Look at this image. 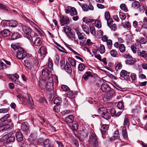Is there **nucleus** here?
I'll use <instances>...</instances> for the list:
<instances>
[{
	"label": "nucleus",
	"mask_w": 147,
	"mask_h": 147,
	"mask_svg": "<svg viewBox=\"0 0 147 147\" xmlns=\"http://www.w3.org/2000/svg\"><path fill=\"white\" fill-rule=\"evenodd\" d=\"M89 143L92 147H97L99 145L96 136L94 133L91 132V135L89 140Z\"/></svg>",
	"instance_id": "obj_1"
},
{
	"label": "nucleus",
	"mask_w": 147,
	"mask_h": 147,
	"mask_svg": "<svg viewBox=\"0 0 147 147\" xmlns=\"http://www.w3.org/2000/svg\"><path fill=\"white\" fill-rule=\"evenodd\" d=\"M98 112L103 118L107 120L109 119L111 117L110 114L108 112L107 110L104 108H100L98 110Z\"/></svg>",
	"instance_id": "obj_2"
},
{
	"label": "nucleus",
	"mask_w": 147,
	"mask_h": 147,
	"mask_svg": "<svg viewBox=\"0 0 147 147\" xmlns=\"http://www.w3.org/2000/svg\"><path fill=\"white\" fill-rule=\"evenodd\" d=\"M22 30L24 33V36L25 37L30 40H33L32 37L31 35V30L29 27L25 26H23Z\"/></svg>",
	"instance_id": "obj_3"
},
{
	"label": "nucleus",
	"mask_w": 147,
	"mask_h": 147,
	"mask_svg": "<svg viewBox=\"0 0 147 147\" xmlns=\"http://www.w3.org/2000/svg\"><path fill=\"white\" fill-rule=\"evenodd\" d=\"M17 57L19 59H23L26 57H27L28 55L26 52L24 51L22 48H20L19 50L16 51Z\"/></svg>",
	"instance_id": "obj_4"
},
{
	"label": "nucleus",
	"mask_w": 147,
	"mask_h": 147,
	"mask_svg": "<svg viewBox=\"0 0 147 147\" xmlns=\"http://www.w3.org/2000/svg\"><path fill=\"white\" fill-rule=\"evenodd\" d=\"M65 62L64 61H60L61 66L62 68H64L65 71L69 74L71 73L72 71V69L69 63L68 62L66 63L65 65H63L65 64Z\"/></svg>",
	"instance_id": "obj_5"
},
{
	"label": "nucleus",
	"mask_w": 147,
	"mask_h": 147,
	"mask_svg": "<svg viewBox=\"0 0 147 147\" xmlns=\"http://www.w3.org/2000/svg\"><path fill=\"white\" fill-rule=\"evenodd\" d=\"M11 128V125L10 124H4V123L0 122V131H7Z\"/></svg>",
	"instance_id": "obj_6"
},
{
	"label": "nucleus",
	"mask_w": 147,
	"mask_h": 147,
	"mask_svg": "<svg viewBox=\"0 0 147 147\" xmlns=\"http://www.w3.org/2000/svg\"><path fill=\"white\" fill-rule=\"evenodd\" d=\"M60 21L61 26H63L65 24H68L69 22V18L66 16H63L60 18Z\"/></svg>",
	"instance_id": "obj_7"
},
{
	"label": "nucleus",
	"mask_w": 147,
	"mask_h": 147,
	"mask_svg": "<svg viewBox=\"0 0 147 147\" xmlns=\"http://www.w3.org/2000/svg\"><path fill=\"white\" fill-rule=\"evenodd\" d=\"M76 33L79 40H81L84 41H86L87 38L84 33H81L78 30L76 31Z\"/></svg>",
	"instance_id": "obj_8"
},
{
	"label": "nucleus",
	"mask_w": 147,
	"mask_h": 147,
	"mask_svg": "<svg viewBox=\"0 0 147 147\" xmlns=\"http://www.w3.org/2000/svg\"><path fill=\"white\" fill-rule=\"evenodd\" d=\"M10 116L9 114H6L0 119V122L4 123V124H6L7 123H10L11 122V121L10 120L7 119L9 118Z\"/></svg>",
	"instance_id": "obj_9"
},
{
	"label": "nucleus",
	"mask_w": 147,
	"mask_h": 147,
	"mask_svg": "<svg viewBox=\"0 0 147 147\" xmlns=\"http://www.w3.org/2000/svg\"><path fill=\"white\" fill-rule=\"evenodd\" d=\"M50 73V71L48 69L45 68L43 69L42 71V78H47L49 76Z\"/></svg>",
	"instance_id": "obj_10"
},
{
	"label": "nucleus",
	"mask_w": 147,
	"mask_h": 147,
	"mask_svg": "<svg viewBox=\"0 0 147 147\" xmlns=\"http://www.w3.org/2000/svg\"><path fill=\"white\" fill-rule=\"evenodd\" d=\"M10 34V31L7 29H5L0 32V34L1 35L4 37L9 36Z\"/></svg>",
	"instance_id": "obj_11"
},
{
	"label": "nucleus",
	"mask_w": 147,
	"mask_h": 147,
	"mask_svg": "<svg viewBox=\"0 0 147 147\" xmlns=\"http://www.w3.org/2000/svg\"><path fill=\"white\" fill-rule=\"evenodd\" d=\"M130 123L129 118V115L127 114L125 115L124 118V120L123 122L124 126L126 127H129V125Z\"/></svg>",
	"instance_id": "obj_12"
},
{
	"label": "nucleus",
	"mask_w": 147,
	"mask_h": 147,
	"mask_svg": "<svg viewBox=\"0 0 147 147\" xmlns=\"http://www.w3.org/2000/svg\"><path fill=\"white\" fill-rule=\"evenodd\" d=\"M33 39H34L33 43L36 46H39L42 43L41 39L39 37L35 38V37H32Z\"/></svg>",
	"instance_id": "obj_13"
},
{
	"label": "nucleus",
	"mask_w": 147,
	"mask_h": 147,
	"mask_svg": "<svg viewBox=\"0 0 147 147\" xmlns=\"http://www.w3.org/2000/svg\"><path fill=\"white\" fill-rule=\"evenodd\" d=\"M38 52L41 55H45L47 53V49L44 46H42L40 48Z\"/></svg>",
	"instance_id": "obj_14"
},
{
	"label": "nucleus",
	"mask_w": 147,
	"mask_h": 147,
	"mask_svg": "<svg viewBox=\"0 0 147 147\" xmlns=\"http://www.w3.org/2000/svg\"><path fill=\"white\" fill-rule=\"evenodd\" d=\"M107 92L106 98L108 99H109L112 97L115 93L114 90L111 88L110 89V90L107 91Z\"/></svg>",
	"instance_id": "obj_15"
},
{
	"label": "nucleus",
	"mask_w": 147,
	"mask_h": 147,
	"mask_svg": "<svg viewBox=\"0 0 147 147\" xmlns=\"http://www.w3.org/2000/svg\"><path fill=\"white\" fill-rule=\"evenodd\" d=\"M38 87L40 89L43 90L46 87V84L45 81L44 80H40L38 84Z\"/></svg>",
	"instance_id": "obj_16"
},
{
	"label": "nucleus",
	"mask_w": 147,
	"mask_h": 147,
	"mask_svg": "<svg viewBox=\"0 0 147 147\" xmlns=\"http://www.w3.org/2000/svg\"><path fill=\"white\" fill-rule=\"evenodd\" d=\"M138 55L143 58H146L147 56V54L146 51L143 50L141 51L140 49L137 51Z\"/></svg>",
	"instance_id": "obj_17"
},
{
	"label": "nucleus",
	"mask_w": 147,
	"mask_h": 147,
	"mask_svg": "<svg viewBox=\"0 0 147 147\" xmlns=\"http://www.w3.org/2000/svg\"><path fill=\"white\" fill-rule=\"evenodd\" d=\"M119 132L118 131L116 130L115 131L114 135L110 138V141H113L116 139H118L119 138Z\"/></svg>",
	"instance_id": "obj_18"
},
{
	"label": "nucleus",
	"mask_w": 147,
	"mask_h": 147,
	"mask_svg": "<svg viewBox=\"0 0 147 147\" xmlns=\"http://www.w3.org/2000/svg\"><path fill=\"white\" fill-rule=\"evenodd\" d=\"M110 88L109 85L107 84H102L101 87V90L104 92H107V91L110 90Z\"/></svg>",
	"instance_id": "obj_19"
},
{
	"label": "nucleus",
	"mask_w": 147,
	"mask_h": 147,
	"mask_svg": "<svg viewBox=\"0 0 147 147\" xmlns=\"http://www.w3.org/2000/svg\"><path fill=\"white\" fill-rule=\"evenodd\" d=\"M74 119L73 116L72 115H69L65 118V121L67 123H72Z\"/></svg>",
	"instance_id": "obj_20"
},
{
	"label": "nucleus",
	"mask_w": 147,
	"mask_h": 147,
	"mask_svg": "<svg viewBox=\"0 0 147 147\" xmlns=\"http://www.w3.org/2000/svg\"><path fill=\"white\" fill-rule=\"evenodd\" d=\"M23 64L28 69L31 68L32 66V63L30 60L26 59L24 60Z\"/></svg>",
	"instance_id": "obj_21"
},
{
	"label": "nucleus",
	"mask_w": 147,
	"mask_h": 147,
	"mask_svg": "<svg viewBox=\"0 0 147 147\" xmlns=\"http://www.w3.org/2000/svg\"><path fill=\"white\" fill-rule=\"evenodd\" d=\"M16 139L18 141H21L22 140L23 136L21 132H18L16 133Z\"/></svg>",
	"instance_id": "obj_22"
},
{
	"label": "nucleus",
	"mask_w": 147,
	"mask_h": 147,
	"mask_svg": "<svg viewBox=\"0 0 147 147\" xmlns=\"http://www.w3.org/2000/svg\"><path fill=\"white\" fill-rule=\"evenodd\" d=\"M29 127L26 123H23L21 125V129L24 131H26L29 129Z\"/></svg>",
	"instance_id": "obj_23"
},
{
	"label": "nucleus",
	"mask_w": 147,
	"mask_h": 147,
	"mask_svg": "<svg viewBox=\"0 0 147 147\" xmlns=\"http://www.w3.org/2000/svg\"><path fill=\"white\" fill-rule=\"evenodd\" d=\"M81 27L83 31L86 32V33L88 34H90V31L88 27L84 23L81 25Z\"/></svg>",
	"instance_id": "obj_24"
},
{
	"label": "nucleus",
	"mask_w": 147,
	"mask_h": 147,
	"mask_svg": "<svg viewBox=\"0 0 147 147\" xmlns=\"http://www.w3.org/2000/svg\"><path fill=\"white\" fill-rule=\"evenodd\" d=\"M27 100L28 103L30 106L31 107H33V100L30 95L29 94H28L27 95Z\"/></svg>",
	"instance_id": "obj_25"
},
{
	"label": "nucleus",
	"mask_w": 147,
	"mask_h": 147,
	"mask_svg": "<svg viewBox=\"0 0 147 147\" xmlns=\"http://www.w3.org/2000/svg\"><path fill=\"white\" fill-rule=\"evenodd\" d=\"M10 135V134H8L6 135V136H7V142L8 143L13 142L15 139L14 136L11 135L9 136Z\"/></svg>",
	"instance_id": "obj_26"
},
{
	"label": "nucleus",
	"mask_w": 147,
	"mask_h": 147,
	"mask_svg": "<svg viewBox=\"0 0 147 147\" xmlns=\"http://www.w3.org/2000/svg\"><path fill=\"white\" fill-rule=\"evenodd\" d=\"M91 73L89 71H86L83 75L82 78L85 81L88 80V78L90 76H92Z\"/></svg>",
	"instance_id": "obj_27"
},
{
	"label": "nucleus",
	"mask_w": 147,
	"mask_h": 147,
	"mask_svg": "<svg viewBox=\"0 0 147 147\" xmlns=\"http://www.w3.org/2000/svg\"><path fill=\"white\" fill-rule=\"evenodd\" d=\"M89 28L91 33L92 35L95 36L96 33L95 29V28L93 24H91L90 25Z\"/></svg>",
	"instance_id": "obj_28"
},
{
	"label": "nucleus",
	"mask_w": 147,
	"mask_h": 147,
	"mask_svg": "<svg viewBox=\"0 0 147 147\" xmlns=\"http://www.w3.org/2000/svg\"><path fill=\"white\" fill-rule=\"evenodd\" d=\"M79 134H80L81 136L86 137L88 136V133L86 130H82L79 132Z\"/></svg>",
	"instance_id": "obj_29"
},
{
	"label": "nucleus",
	"mask_w": 147,
	"mask_h": 147,
	"mask_svg": "<svg viewBox=\"0 0 147 147\" xmlns=\"http://www.w3.org/2000/svg\"><path fill=\"white\" fill-rule=\"evenodd\" d=\"M18 23L16 20H11L8 23L9 26L11 27H15L17 25Z\"/></svg>",
	"instance_id": "obj_30"
},
{
	"label": "nucleus",
	"mask_w": 147,
	"mask_h": 147,
	"mask_svg": "<svg viewBox=\"0 0 147 147\" xmlns=\"http://www.w3.org/2000/svg\"><path fill=\"white\" fill-rule=\"evenodd\" d=\"M111 55L113 57H117L118 56V53L115 49H112L110 51Z\"/></svg>",
	"instance_id": "obj_31"
},
{
	"label": "nucleus",
	"mask_w": 147,
	"mask_h": 147,
	"mask_svg": "<svg viewBox=\"0 0 147 147\" xmlns=\"http://www.w3.org/2000/svg\"><path fill=\"white\" fill-rule=\"evenodd\" d=\"M121 53H124L125 51V47L124 45L121 44H120L118 47Z\"/></svg>",
	"instance_id": "obj_32"
},
{
	"label": "nucleus",
	"mask_w": 147,
	"mask_h": 147,
	"mask_svg": "<svg viewBox=\"0 0 147 147\" xmlns=\"http://www.w3.org/2000/svg\"><path fill=\"white\" fill-rule=\"evenodd\" d=\"M126 128L125 127H123L122 129V135L123 137L125 138H127V134Z\"/></svg>",
	"instance_id": "obj_33"
},
{
	"label": "nucleus",
	"mask_w": 147,
	"mask_h": 147,
	"mask_svg": "<svg viewBox=\"0 0 147 147\" xmlns=\"http://www.w3.org/2000/svg\"><path fill=\"white\" fill-rule=\"evenodd\" d=\"M77 13L76 10L74 7H70V14L71 16H73L76 15Z\"/></svg>",
	"instance_id": "obj_34"
},
{
	"label": "nucleus",
	"mask_w": 147,
	"mask_h": 147,
	"mask_svg": "<svg viewBox=\"0 0 147 147\" xmlns=\"http://www.w3.org/2000/svg\"><path fill=\"white\" fill-rule=\"evenodd\" d=\"M61 98L57 97L54 99L53 102L55 104H56L57 105H59L61 102Z\"/></svg>",
	"instance_id": "obj_35"
},
{
	"label": "nucleus",
	"mask_w": 147,
	"mask_h": 147,
	"mask_svg": "<svg viewBox=\"0 0 147 147\" xmlns=\"http://www.w3.org/2000/svg\"><path fill=\"white\" fill-rule=\"evenodd\" d=\"M69 61L71 65L74 67H76V61L75 60L70 58H69Z\"/></svg>",
	"instance_id": "obj_36"
},
{
	"label": "nucleus",
	"mask_w": 147,
	"mask_h": 147,
	"mask_svg": "<svg viewBox=\"0 0 147 147\" xmlns=\"http://www.w3.org/2000/svg\"><path fill=\"white\" fill-rule=\"evenodd\" d=\"M11 47L15 51H18L19 50L20 48H22L18 45L16 44H12L11 45Z\"/></svg>",
	"instance_id": "obj_37"
},
{
	"label": "nucleus",
	"mask_w": 147,
	"mask_h": 147,
	"mask_svg": "<svg viewBox=\"0 0 147 147\" xmlns=\"http://www.w3.org/2000/svg\"><path fill=\"white\" fill-rule=\"evenodd\" d=\"M127 73L128 72L127 71L124 70H122L120 72V76L121 77L123 78L125 77V76L127 77V76L129 77V76L127 75Z\"/></svg>",
	"instance_id": "obj_38"
},
{
	"label": "nucleus",
	"mask_w": 147,
	"mask_h": 147,
	"mask_svg": "<svg viewBox=\"0 0 147 147\" xmlns=\"http://www.w3.org/2000/svg\"><path fill=\"white\" fill-rule=\"evenodd\" d=\"M109 128V125L108 124H103L101 127V131H107Z\"/></svg>",
	"instance_id": "obj_39"
},
{
	"label": "nucleus",
	"mask_w": 147,
	"mask_h": 147,
	"mask_svg": "<svg viewBox=\"0 0 147 147\" xmlns=\"http://www.w3.org/2000/svg\"><path fill=\"white\" fill-rule=\"evenodd\" d=\"M53 83H47L46 88L47 90L49 91H51L53 88Z\"/></svg>",
	"instance_id": "obj_40"
},
{
	"label": "nucleus",
	"mask_w": 147,
	"mask_h": 147,
	"mask_svg": "<svg viewBox=\"0 0 147 147\" xmlns=\"http://www.w3.org/2000/svg\"><path fill=\"white\" fill-rule=\"evenodd\" d=\"M95 26L98 28H100L101 26V22L99 20H97L95 22Z\"/></svg>",
	"instance_id": "obj_41"
},
{
	"label": "nucleus",
	"mask_w": 147,
	"mask_h": 147,
	"mask_svg": "<svg viewBox=\"0 0 147 147\" xmlns=\"http://www.w3.org/2000/svg\"><path fill=\"white\" fill-rule=\"evenodd\" d=\"M20 35L17 32H14L11 36V38L13 40L16 39L20 37Z\"/></svg>",
	"instance_id": "obj_42"
},
{
	"label": "nucleus",
	"mask_w": 147,
	"mask_h": 147,
	"mask_svg": "<svg viewBox=\"0 0 147 147\" xmlns=\"http://www.w3.org/2000/svg\"><path fill=\"white\" fill-rule=\"evenodd\" d=\"M146 40L144 38H141L140 40H137V42L142 44H145L146 42Z\"/></svg>",
	"instance_id": "obj_43"
},
{
	"label": "nucleus",
	"mask_w": 147,
	"mask_h": 147,
	"mask_svg": "<svg viewBox=\"0 0 147 147\" xmlns=\"http://www.w3.org/2000/svg\"><path fill=\"white\" fill-rule=\"evenodd\" d=\"M9 78L10 79H11L13 81L16 78H18L19 76L18 74H14L9 75Z\"/></svg>",
	"instance_id": "obj_44"
},
{
	"label": "nucleus",
	"mask_w": 147,
	"mask_h": 147,
	"mask_svg": "<svg viewBox=\"0 0 147 147\" xmlns=\"http://www.w3.org/2000/svg\"><path fill=\"white\" fill-rule=\"evenodd\" d=\"M140 3L137 1H135L133 2L132 6L134 8H137L140 6Z\"/></svg>",
	"instance_id": "obj_45"
},
{
	"label": "nucleus",
	"mask_w": 147,
	"mask_h": 147,
	"mask_svg": "<svg viewBox=\"0 0 147 147\" xmlns=\"http://www.w3.org/2000/svg\"><path fill=\"white\" fill-rule=\"evenodd\" d=\"M67 96L69 98H73L74 97L75 95L73 92L69 91L67 93Z\"/></svg>",
	"instance_id": "obj_46"
},
{
	"label": "nucleus",
	"mask_w": 147,
	"mask_h": 147,
	"mask_svg": "<svg viewBox=\"0 0 147 147\" xmlns=\"http://www.w3.org/2000/svg\"><path fill=\"white\" fill-rule=\"evenodd\" d=\"M7 67L6 65L1 61L0 60V69H4L7 68Z\"/></svg>",
	"instance_id": "obj_47"
},
{
	"label": "nucleus",
	"mask_w": 147,
	"mask_h": 147,
	"mask_svg": "<svg viewBox=\"0 0 147 147\" xmlns=\"http://www.w3.org/2000/svg\"><path fill=\"white\" fill-rule=\"evenodd\" d=\"M83 22L86 23L93 22L92 19H90L87 17H84L83 18Z\"/></svg>",
	"instance_id": "obj_48"
},
{
	"label": "nucleus",
	"mask_w": 147,
	"mask_h": 147,
	"mask_svg": "<svg viewBox=\"0 0 147 147\" xmlns=\"http://www.w3.org/2000/svg\"><path fill=\"white\" fill-rule=\"evenodd\" d=\"M85 67V65L82 63H81L79 65L78 69L80 71H83Z\"/></svg>",
	"instance_id": "obj_49"
},
{
	"label": "nucleus",
	"mask_w": 147,
	"mask_h": 147,
	"mask_svg": "<svg viewBox=\"0 0 147 147\" xmlns=\"http://www.w3.org/2000/svg\"><path fill=\"white\" fill-rule=\"evenodd\" d=\"M120 7L121 9L123 10L125 12H127L128 11L127 6L125 4H121L120 5Z\"/></svg>",
	"instance_id": "obj_50"
},
{
	"label": "nucleus",
	"mask_w": 147,
	"mask_h": 147,
	"mask_svg": "<svg viewBox=\"0 0 147 147\" xmlns=\"http://www.w3.org/2000/svg\"><path fill=\"white\" fill-rule=\"evenodd\" d=\"M43 145L44 146L47 147H49L50 144V143L49 140L48 139H46L43 142Z\"/></svg>",
	"instance_id": "obj_51"
},
{
	"label": "nucleus",
	"mask_w": 147,
	"mask_h": 147,
	"mask_svg": "<svg viewBox=\"0 0 147 147\" xmlns=\"http://www.w3.org/2000/svg\"><path fill=\"white\" fill-rule=\"evenodd\" d=\"M107 21V24L108 26L110 28H111V25L113 24V19L112 18H110L106 20Z\"/></svg>",
	"instance_id": "obj_52"
},
{
	"label": "nucleus",
	"mask_w": 147,
	"mask_h": 147,
	"mask_svg": "<svg viewBox=\"0 0 147 147\" xmlns=\"http://www.w3.org/2000/svg\"><path fill=\"white\" fill-rule=\"evenodd\" d=\"M99 51L100 53L102 54L104 53L105 51L104 46L103 45H101L100 47Z\"/></svg>",
	"instance_id": "obj_53"
},
{
	"label": "nucleus",
	"mask_w": 147,
	"mask_h": 147,
	"mask_svg": "<svg viewBox=\"0 0 147 147\" xmlns=\"http://www.w3.org/2000/svg\"><path fill=\"white\" fill-rule=\"evenodd\" d=\"M119 17L122 20H124L126 18V16L125 14L122 12L119 13Z\"/></svg>",
	"instance_id": "obj_54"
},
{
	"label": "nucleus",
	"mask_w": 147,
	"mask_h": 147,
	"mask_svg": "<svg viewBox=\"0 0 147 147\" xmlns=\"http://www.w3.org/2000/svg\"><path fill=\"white\" fill-rule=\"evenodd\" d=\"M63 30L65 33L68 34L70 31L71 28L69 26H66L65 27H64Z\"/></svg>",
	"instance_id": "obj_55"
},
{
	"label": "nucleus",
	"mask_w": 147,
	"mask_h": 147,
	"mask_svg": "<svg viewBox=\"0 0 147 147\" xmlns=\"http://www.w3.org/2000/svg\"><path fill=\"white\" fill-rule=\"evenodd\" d=\"M61 88L63 91L65 92L69 90V88L67 86L64 85H61Z\"/></svg>",
	"instance_id": "obj_56"
},
{
	"label": "nucleus",
	"mask_w": 147,
	"mask_h": 147,
	"mask_svg": "<svg viewBox=\"0 0 147 147\" xmlns=\"http://www.w3.org/2000/svg\"><path fill=\"white\" fill-rule=\"evenodd\" d=\"M124 27L127 29L129 30L131 29V26L130 23L128 22H126Z\"/></svg>",
	"instance_id": "obj_57"
},
{
	"label": "nucleus",
	"mask_w": 147,
	"mask_h": 147,
	"mask_svg": "<svg viewBox=\"0 0 147 147\" xmlns=\"http://www.w3.org/2000/svg\"><path fill=\"white\" fill-rule=\"evenodd\" d=\"M82 7L84 11H88V5L86 4H83L82 6Z\"/></svg>",
	"instance_id": "obj_58"
},
{
	"label": "nucleus",
	"mask_w": 147,
	"mask_h": 147,
	"mask_svg": "<svg viewBox=\"0 0 147 147\" xmlns=\"http://www.w3.org/2000/svg\"><path fill=\"white\" fill-rule=\"evenodd\" d=\"M60 106L59 105H56L54 106V110L57 113H58L60 111Z\"/></svg>",
	"instance_id": "obj_59"
},
{
	"label": "nucleus",
	"mask_w": 147,
	"mask_h": 147,
	"mask_svg": "<svg viewBox=\"0 0 147 147\" xmlns=\"http://www.w3.org/2000/svg\"><path fill=\"white\" fill-rule=\"evenodd\" d=\"M107 42L108 47L109 49H111V47L112 45V41L111 40H108L107 41Z\"/></svg>",
	"instance_id": "obj_60"
},
{
	"label": "nucleus",
	"mask_w": 147,
	"mask_h": 147,
	"mask_svg": "<svg viewBox=\"0 0 147 147\" xmlns=\"http://www.w3.org/2000/svg\"><path fill=\"white\" fill-rule=\"evenodd\" d=\"M122 67V65L120 63H118L115 67V69L117 71L119 69H121Z\"/></svg>",
	"instance_id": "obj_61"
},
{
	"label": "nucleus",
	"mask_w": 147,
	"mask_h": 147,
	"mask_svg": "<svg viewBox=\"0 0 147 147\" xmlns=\"http://www.w3.org/2000/svg\"><path fill=\"white\" fill-rule=\"evenodd\" d=\"M118 108L119 109H122L123 108V104L122 102H119L117 105Z\"/></svg>",
	"instance_id": "obj_62"
},
{
	"label": "nucleus",
	"mask_w": 147,
	"mask_h": 147,
	"mask_svg": "<svg viewBox=\"0 0 147 147\" xmlns=\"http://www.w3.org/2000/svg\"><path fill=\"white\" fill-rule=\"evenodd\" d=\"M131 50L135 54L136 53V48L135 46L134 45H131Z\"/></svg>",
	"instance_id": "obj_63"
},
{
	"label": "nucleus",
	"mask_w": 147,
	"mask_h": 147,
	"mask_svg": "<svg viewBox=\"0 0 147 147\" xmlns=\"http://www.w3.org/2000/svg\"><path fill=\"white\" fill-rule=\"evenodd\" d=\"M131 79L133 80H135L137 78L136 74L134 73H131Z\"/></svg>",
	"instance_id": "obj_64"
}]
</instances>
